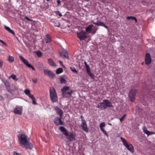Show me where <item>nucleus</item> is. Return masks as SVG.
<instances>
[{"label":"nucleus","instance_id":"f257e3e1","mask_svg":"<svg viewBox=\"0 0 155 155\" xmlns=\"http://www.w3.org/2000/svg\"><path fill=\"white\" fill-rule=\"evenodd\" d=\"M59 129L70 141H73L75 140V136L73 135V133L71 132L68 133L64 127L61 126L59 127Z\"/></svg>","mask_w":155,"mask_h":155},{"label":"nucleus","instance_id":"f03ea898","mask_svg":"<svg viewBox=\"0 0 155 155\" xmlns=\"http://www.w3.org/2000/svg\"><path fill=\"white\" fill-rule=\"evenodd\" d=\"M70 89V87H64L61 89L63 96L64 97H68L71 96L73 92L72 90H71L70 91L68 92Z\"/></svg>","mask_w":155,"mask_h":155},{"label":"nucleus","instance_id":"7ed1b4c3","mask_svg":"<svg viewBox=\"0 0 155 155\" xmlns=\"http://www.w3.org/2000/svg\"><path fill=\"white\" fill-rule=\"evenodd\" d=\"M50 96L52 102H55L58 101V98L56 92L54 88L50 89Z\"/></svg>","mask_w":155,"mask_h":155},{"label":"nucleus","instance_id":"20e7f679","mask_svg":"<svg viewBox=\"0 0 155 155\" xmlns=\"http://www.w3.org/2000/svg\"><path fill=\"white\" fill-rule=\"evenodd\" d=\"M18 138L19 143L22 147H23V145L25 144L28 141L25 134H19Z\"/></svg>","mask_w":155,"mask_h":155},{"label":"nucleus","instance_id":"39448f33","mask_svg":"<svg viewBox=\"0 0 155 155\" xmlns=\"http://www.w3.org/2000/svg\"><path fill=\"white\" fill-rule=\"evenodd\" d=\"M121 140L123 142V144L127 149L128 150L131 152L133 153L134 150V148L132 145L128 143L126 140L122 137H120Z\"/></svg>","mask_w":155,"mask_h":155},{"label":"nucleus","instance_id":"423d86ee","mask_svg":"<svg viewBox=\"0 0 155 155\" xmlns=\"http://www.w3.org/2000/svg\"><path fill=\"white\" fill-rule=\"evenodd\" d=\"M121 140L123 142V144L127 149L128 150L131 152L133 153L134 150V148L132 145L128 143L126 140L122 137H120Z\"/></svg>","mask_w":155,"mask_h":155},{"label":"nucleus","instance_id":"0eeeda50","mask_svg":"<svg viewBox=\"0 0 155 155\" xmlns=\"http://www.w3.org/2000/svg\"><path fill=\"white\" fill-rule=\"evenodd\" d=\"M102 104V110H105L107 107H112V103L108 100L105 99L103 100V101L101 103Z\"/></svg>","mask_w":155,"mask_h":155},{"label":"nucleus","instance_id":"6e6552de","mask_svg":"<svg viewBox=\"0 0 155 155\" xmlns=\"http://www.w3.org/2000/svg\"><path fill=\"white\" fill-rule=\"evenodd\" d=\"M77 35L78 38L80 41L84 40L87 38L86 32L83 30H81L79 32H77Z\"/></svg>","mask_w":155,"mask_h":155},{"label":"nucleus","instance_id":"1a4fd4ad","mask_svg":"<svg viewBox=\"0 0 155 155\" xmlns=\"http://www.w3.org/2000/svg\"><path fill=\"white\" fill-rule=\"evenodd\" d=\"M19 57L21 61L25 64L28 67L31 68L33 71H35V69L34 67L30 64L29 63L28 61L27 60L25 59L22 55H20Z\"/></svg>","mask_w":155,"mask_h":155},{"label":"nucleus","instance_id":"9d476101","mask_svg":"<svg viewBox=\"0 0 155 155\" xmlns=\"http://www.w3.org/2000/svg\"><path fill=\"white\" fill-rule=\"evenodd\" d=\"M137 92L136 90L134 89L131 90L130 91L128 96L131 101L133 102L134 101Z\"/></svg>","mask_w":155,"mask_h":155},{"label":"nucleus","instance_id":"9b49d317","mask_svg":"<svg viewBox=\"0 0 155 155\" xmlns=\"http://www.w3.org/2000/svg\"><path fill=\"white\" fill-rule=\"evenodd\" d=\"M145 63L147 65L150 64L151 62V58L150 53H147L146 54L145 57Z\"/></svg>","mask_w":155,"mask_h":155},{"label":"nucleus","instance_id":"f8f14e48","mask_svg":"<svg viewBox=\"0 0 155 155\" xmlns=\"http://www.w3.org/2000/svg\"><path fill=\"white\" fill-rule=\"evenodd\" d=\"M54 122L56 126H58L59 125H64V123L61 121V118L58 117H56L54 119Z\"/></svg>","mask_w":155,"mask_h":155},{"label":"nucleus","instance_id":"ddd939ff","mask_svg":"<svg viewBox=\"0 0 155 155\" xmlns=\"http://www.w3.org/2000/svg\"><path fill=\"white\" fill-rule=\"evenodd\" d=\"M44 72L45 75H48L50 78H53L55 76V74L53 72L48 69H44Z\"/></svg>","mask_w":155,"mask_h":155},{"label":"nucleus","instance_id":"4468645a","mask_svg":"<svg viewBox=\"0 0 155 155\" xmlns=\"http://www.w3.org/2000/svg\"><path fill=\"white\" fill-rule=\"evenodd\" d=\"M22 107L17 106L14 109V112L16 114L21 115L22 114Z\"/></svg>","mask_w":155,"mask_h":155},{"label":"nucleus","instance_id":"2eb2a0df","mask_svg":"<svg viewBox=\"0 0 155 155\" xmlns=\"http://www.w3.org/2000/svg\"><path fill=\"white\" fill-rule=\"evenodd\" d=\"M83 120L84 122H82L81 124V126L84 131L86 133H88L89 131V130L87 127V125L86 121Z\"/></svg>","mask_w":155,"mask_h":155},{"label":"nucleus","instance_id":"dca6fc26","mask_svg":"<svg viewBox=\"0 0 155 155\" xmlns=\"http://www.w3.org/2000/svg\"><path fill=\"white\" fill-rule=\"evenodd\" d=\"M33 146L32 144L30 143H29L28 141H27V143L23 145V147H25L26 149H31L33 147Z\"/></svg>","mask_w":155,"mask_h":155},{"label":"nucleus","instance_id":"f3484780","mask_svg":"<svg viewBox=\"0 0 155 155\" xmlns=\"http://www.w3.org/2000/svg\"><path fill=\"white\" fill-rule=\"evenodd\" d=\"M55 110L56 111L57 113L59 115L60 117H62L63 114L62 110L57 107H56L55 108Z\"/></svg>","mask_w":155,"mask_h":155},{"label":"nucleus","instance_id":"a211bd4d","mask_svg":"<svg viewBox=\"0 0 155 155\" xmlns=\"http://www.w3.org/2000/svg\"><path fill=\"white\" fill-rule=\"evenodd\" d=\"M45 41H46V43H48L51 42L52 40L51 36L49 34H47L46 35Z\"/></svg>","mask_w":155,"mask_h":155},{"label":"nucleus","instance_id":"6ab92c4d","mask_svg":"<svg viewBox=\"0 0 155 155\" xmlns=\"http://www.w3.org/2000/svg\"><path fill=\"white\" fill-rule=\"evenodd\" d=\"M93 26V25H89L87 28H86V32L89 33H91Z\"/></svg>","mask_w":155,"mask_h":155},{"label":"nucleus","instance_id":"aec40b11","mask_svg":"<svg viewBox=\"0 0 155 155\" xmlns=\"http://www.w3.org/2000/svg\"><path fill=\"white\" fill-rule=\"evenodd\" d=\"M48 64L51 66L54 67L56 66L57 65L52 59L51 58L48 59Z\"/></svg>","mask_w":155,"mask_h":155},{"label":"nucleus","instance_id":"412c9836","mask_svg":"<svg viewBox=\"0 0 155 155\" xmlns=\"http://www.w3.org/2000/svg\"><path fill=\"white\" fill-rule=\"evenodd\" d=\"M61 55L65 58L67 59H68V54L67 51L66 50H63L61 52Z\"/></svg>","mask_w":155,"mask_h":155},{"label":"nucleus","instance_id":"4be33fe9","mask_svg":"<svg viewBox=\"0 0 155 155\" xmlns=\"http://www.w3.org/2000/svg\"><path fill=\"white\" fill-rule=\"evenodd\" d=\"M4 27L9 32L11 33L13 35H15V32L12 30L9 27L6 26V25H4Z\"/></svg>","mask_w":155,"mask_h":155},{"label":"nucleus","instance_id":"5701e85b","mask_svg":"<svg viewBox=\"0 0 155 155\" xmlns=\"http://www.w3.org/2000/svg\"><path fill=\"white\" fill-rule=\"evenodd\" d=\"M92 23L98 26H103V25L104 24V23H103L101 21H99L98 22H93Z\"/></svg>","mask_w":155,"mask_h":155},{"label":"nucleus","instance_id":"b1692460","mask_svg":"<svg viewBox=\"0 0 155 155\" xmlns=\"http://www.w3.org/2000/svg\"><path fill=\"white\" fill-rule=\"evenodd\" d=\"M63 69L62 68H59L56 70V73L57 74H59L63 72Z\"/></svg>","mask_w":155,"mask_h":155},{"label":"nucleus","instance_id":"393cba45","mask_svg":"<svg viewBox=\"0 0 155 155\" xmlns=\"http://www.w3.org/2000/svg\"><path fill=\"white\" fill-rule=\"evenodd\" d=\"M127 20H130V19H132V20H134L136 22H137V19L135 17H133V16H128L127 17Z\"/></svg>","mask_w":155,"mask_h":155},{"label":"nucleus","instance_id":"a878e982","mask_svg":"<svg viewBox=\"0 0 155 155\" xmlns=\"http://www.w3.org/2000/svg\"><path fill=\"white\" fill-rule=\"evenodd\" d=\"M70 69H71V70L74 72V73L75 74H77L78 73V71H77L75 68L74 67H70Z\"/></svg>","mask_w":155,"mask_h":155},{"label":"nucleus","instance_id":"bb28decb","mask_svg":"<svg viewBox=\"0 0 155 155\" xmlns=\"http://www.w3.org/2000/svg\"><path fill=\"white\" fill-rule=\"evenodd\" d=\"M105 124L104 122H102L100 124V127L101 129V130L104 129L103 128V127L105 126Z\"/></svg>","mask_w":155,"mask_h":155},{"label":"nucleus","instance_id":"cd10ccee","mask_svg":"<svg viewBox=\"0 0 155 155\" xmlns=\"http://www.w3.org/2000/svg\"><path fill=\"white\" fill-rule=\"evenodd\" d=\"M143 130L144 133L145 134H147V136H148L149 131L148 130H147V128L145 127H144Z\"/></svg>","mask_w":155,"mask_h":155},{"label":"nucleus","instance_id":"c85d7f7f","mask_svg":"<svg viewBox=\"0 0 155 155\" xmlns=\"http://www.w3.org/2000/svg\"><path fill=\"white\" fill-rule=\"evenodd\" d=\"M143 130L144 133L145 134H147V136H148L149 131L148 130H147V128L145 127H144Z\"/></svg>","mask_w":155,"mask_h":155},{"label":"nucleus","instance_id":"c756f323","mask_svg":"<svg viewBox=\"0 0 155 155\" xmlns=\"http://www.w3.org/2000/svg\"><path fill=\"white\" fill-rule=\"evenodd\" d=\"M143 130L144 133L145 134H147V136H148L149 131L148 130H147V128L145 127H144Z\"/></svg>","mask_w":155,"mask_h":155},{"label":"nucleus","instance_id":"7c9ffc66","mask_svg":"<svg viewBox=\"0 0 155 155\" xmlns=\"http://www.w3.org/2000/svg\"><path fill=\"white\" fill-rule=\"evenodd\" d=\"M24 93L25 94L28 96L30 94V91L28 89H26L24 91Z\"/></svg>","mask_w":155,"mask_h":155},{"label":"nucleus","instance_id":"2f4dec72","mask_svg":"<svg viewBox=\"0 0 155 155\" xmlns=\"http://www.w3.org/2000/svg\"><path fill=\"white\" fill-rule=\"evenodd\" d=\"M54 25L55 26L57 27H59L60 26V24L59 22L57 20H56L55 21H54Z\"/></svg>","mask_w":155,"mask_h":155},{"label":"nucleus","instance_id":"473e14b6","mask_svg":"<svg viewBox=\"0 0 155 155\" xmlns=\"http://www.w3.org/2000/svg\"><path fill=\"white\" fill-rule=\"evenodd\" d=\"M10 78H12L13 80H16V81H17L18 80V78L16 79V76L14 74H12L10 76Z\"/></svg>","mask_w":155,"mask_h":155},{"label":"nucleus","instance_id":"72a5a7b5","mask_svg":"<svg viewBox=\"0 0 155 155\" xmlns=\"http://www.w3.org/2000/svg\"><path fill=\"white\" fill-rule=\"evenodd\" d=\"M87 69H86V71H87V74L91 72V69L90 68L89 66H88L87 67H86Z\"/></svg>","mask_w":155,"mask_h":155},{"label":"nucleus","instance_id":"f704fd0d","mask_svg":"<svg viewBox=\"0 0 155 155\" xmlns=\"http://www.w3.org/2000/svg\"><path fill=\"white\" fill-rule=\"evenodd\" d=\"M94 30H93V31L91 32V33L92 35H94L95 34L97 30V27L95 28V27H94Z\"/></svg>","mask_w":155,"mask_h":155},{"label":"nucleus","instance_id":"c9c22d12","mask_svg":"<svg viewBox=\"0 0 155 155\" xmlns=\"http://www.w3.org/2000/svg\"><path fill=\"white\" fill-rule=\"evenodd\" d=\"M87 74L90 77L91 79H94V78L95 76L93 74H92L91 72L89 73L88 74Z\"/></svg>","mask_w":155,"mask_h":155},{"label":"nucleus","instance_id":"e433bc0d","mask_svg":"<svg viewBox=\"0 0 155 155\" xmlns=\"http://www.w3.org/2000/svg\"><path fill=\"white\" fill-rule=\"evenodd\" d=\"M60 81L61 82L62 84L65 83L66 82V80L63 78H61Z\"/></svg>","mask_w":155,"mask_h":155},{"label":"nucleus","instance_id":"4c0bfd02","mask_svg":"<svg viewBox=\"0 0 155 155\" xmlns=\"http://www.w3.org/2000/svg\"><path fill=\"white\" fill-rule=\"evenodd\" d=\"M8 60L9 61L11 62H12L14 61V59L12 57L9 56L8 58Z\"/></svg>","mask_w":155,"mask_h":155},{"label":"nucleus","instance_id":"58836bf2","mask_svg":"<svg viewBox=\"0 0 155 155\" xmlns=\"http://www.w3.org/2000/svg\"><path fill=\"white\" fill-rule=\"evenodd\" d=\"M126 116L127 115L126 114H124L122 117L120 118V120L121 122H122V121Z\"/></svg>","mask_w":155,"mask_h":155},{"label":"nucleus","instance_id":"ea45409f","mask_svg":"<svg viewBox=\"0 0 155 155\" xmlns=\"http://www.w3.org/2000/svg\"><path fill=\"white\" fill-rule=\"evenodd\" d=\"M55 13L59 16L60 17H61L62 16V14L59 11H56L55 12Z\"/></svg>","mask_w":155,"mask_h":155},{"label":"nucleus","instance_id":"a19ab883","mask_svg":"<svg viewBox=\"0 0 155 155\" xmlns=\"http://www.w3.org/2000/svg\"><path fill=\"white\" fill-rule=\"evenodd\" d=\"M32 103L34 105H37V103L36 102V100L35 99V97L33 99H32Z\"/></svg>","mask_w":155,"mask_h":155},{"label":"nucleus","instance_id":"79ce46f5","mask_svg":"<svg viewBox=\"0 0 155 155\" xmlns=\"http://www.w3.org/2000/svg\"><path fill=\"white\" fill-rule=\"evenodd\" d=\"M101 131L103 132V133L107 137H108V135L107 134V133L106 132L105 130L104 129L101 130Z\"/></svg>","mask_w":155,"mask_h":155},{"label":"nucleus","instance_id":"37998d69","mask_svg":"<svg viewBox=\"0 0 155 155\" xmlns=\"http://www.w3.org/2000/svg\"><path fill=\"white\" fill-rule=\"evenodd\" d=\"M101 103H99L96 106V107L97 108H100L101 109L102 107V104H101Z\"/></svg>","mask_w":155,"mask_h":155},{"label":"nucleus","instance_id":"c03bdc74","mask_svg":"<svg viewBox=\"0 0 155 155\" xmlns=\"http://www.w3.org/2000/svg\"><path fill=\"white\" fill-rule=\"evenodd\" d=\"M0 42L2 43L3 45L5 46H7V44L5 43L3 41L0 39Z\"/></svg>","mask_w":155,"mask_h":155},{"label":"nucleus","instance_id":"a18cd8bd","mask_svg":"<svg viewBox=\"0 0 155 155\" xmlns=\"http://www.w3.org/2000/svg\"><path fill=\"white\" fill-rule=\"evenodd\" d=\"M155 134V133L154 132H153V131H149V132L148 133V136H149V135H152V134Z\"/></svg>","mask_w":155,"mask_h":155},{"label":"nucleus","instance_id":"49530a36","mask_svg":"<svg viewBox=\"0 0 155 155\" xmlns=\"http://www.w3.org/2000/svg\"><path fill=\"white\" fill-rule=\"evenodd\" d=\"M28 96L31 99L35 98L33 94H31L28 95Z\"/></svg>","mask_w":155,"mask_h":155},{"label":"nucleus","instance_id":"de8ad7c7","mask_svg":"<svg viewBox=\"0 0 155 155\" xmlns=\"http://www.w3.org/2000/svg\"><path fill=\"white\" fill-rule=\"evenodd\" d=\"M32 80L35 83H36L38 81L37 78L32 79Z\"/></svg>","mask_w":155,"mask_h":155},{"label":"nucleus","instance_id":"09e8293b","mask_svg":"<svg viewBox=\"0 0 155 155\" xmlns=\"http://www.w3.org/2000/svg\"><path fill=\"white\" fill-rule=\"evenodd\" d=\"M5 85L7 87H9L10 86L9 83L8 82H6L5 83Z\"/></svg>","mask_w":155,"mask_h":155},{"label":"nucleus","instance_id":"8fccbe9b","mask_svg":"<svg viewBox=\"0 0 155 155\" xmlns=\"http://www.w3.org/2000/svg\"><path fill=\"white\" fill-rule=\"evenodd\" d=\"M42 55V53L40 51H39V52L37 53V55L39 57H41Z\"/></svg>","mask_w":155,"mask_h":155},{"label":"nucleus","instance_id":"3c124183","mask_svg":"<svg viewBox=\"0 0 155 155\" xmlns=\"http://www.w3.org/2000/svg\"><path fill=\"white\" fill-rule=\"evenodd\" d=\"M25 19L26 20H28L30 21H32L33 20L30 19L29 18H28V17L25 16Z\"/></svg>","mask_w":155,"mask_h":155},{"label":"nucleus","instance_id":"603ef678","mask_svg":"<svg viewBox=\"0 0 155 155\" xmlns=\"http://www.w3.org/2000/svg\"><path fill=\"white\" fill-rule=\"evenodd\" d=\"M3 61L1 60H0V68H2V66Z\"/></svg>","mask_w":155,"mask_h":155},{"label":"nucleus","instance_id":"864d4df0","mask_svg":"<svg viewBox=\"0 0 155 155\" xmlns=\"http://www.w3.org/2000/svg\"><path fill=\"white\" fill-rule=\"evenodd\" d=\"M57 2L58 4L57 5L58 6H59L60 5L61 1L60 0H58L57 1Z\"/></svg>","mask_w":155,"mask_h":155},{"label":"nucleus","instance_id":"5fc2aeb1","mask_svg":"<svg viewBox=\"0 0 155 155\" xmlns=\"http://www.w3.org/2000/svg\"><path fill=\"white\" fill-rule=\"evenodd\" d=\"M13 155H21V153H16L15 152H14Z\"/></svg>","mask_w":155,"mask_h":155},{"label":"nucleus","instance_id":"6e6d98bb","mask_svg":"<svg viewBox=\"0 0 155 155\" xmlns=\"http://www.w3.org/2000/svg\"><path fill=\"white\" fill-rule=\"evenodd\" d=\"M81 119L82 122H84V121L83 120H84V121H85V120L84 119V118L83 117V116L81 115Z\"/></svg>","mask_w":155,"mask_h":155},{"label":"nucleus","instance_id":"4d7b16f0","mask_svg":"<svg viewBox=\"0 0 155 155\" xmlns=\"http://www.w3.org/2000/svg\"><path fill=\"white\" fill-rule=\"evenodd\" d=\"M4 100V98L3 97L2 95H0V101H3Z\"/></svg>","mask_w":155,"mask_h":155},{"label":"nucleus","instance_id":"13d9d810","mask_svg":"<svg viewBox=\"0 0 155 155\" xmlns=\"http://www.w3.org/2000/svg\"><path fill=\"white\" fill-rule=\"evenodd\" d=\"M102 27H104L105 28H106L107 29H108V27L107 26L105 25L104 24L103 25Z\"/></svg>","mask_w":155,"mask_h":155},{"label":"nucleus","instance_id":"bf43d9fd","mask_svg":"<svg viewBox=\"0 0 155 155\" xmlns=\"http://www.w3.org/2000/svg\"><path fill=\"white\" fill-rule=\"evenodd\" d=\"M84 63L86 67L89 66V65L87 64L86 61H85Z\"/></svg>","mask_w":155,"mask_h":155},{"label":"nucleus","instance_id":"052dcab7","mask_svg":"<svg viewBox=\"0 0 155 155\" xmlns=\"http://www.w3.org/2000/svg\"><path fill=\"white\" fill-rule=\"evenodd\" d=\"M18 89V88L17 87H14V91H15V90H17Z\"/></svg>","mask_w":155,"mask_h":155},{"label":"nucleus","instance_id":"680f3d73","mask_svg":"<svg viewBox=\"0 0 155 155\" xmlns=\"http://www.w3.org/2000/svg\"><path fill=\"white\" fill-rule=\"evenodd\" d=\"M108 125H110V126H111L112 125V124H111V123H108Z\"/></svg>","mask_w":155,"mask_h":155},{"label":"nucleus","instance_id":"e2e57ef3","mask_svg":"<svg viewBox=\"0 0 155 155\" xmlns=\"http://www.w3.org/2000/svg\"><path fill=\"white\" fill-rule=\"evenodd\" d=\"M86 2H88L89 0H85Z\"/></svg>","mask_w":155,"mask_h":155},{"label":"nucleus","instance_id":"0e129e2a","mask_svg":"<svg viewBox=\"0 0 155 155\" xmlns=\"http://www.w3.org/2000/svg\"><path fill=\"white\" fill-rule=\"evenodd\" d=\"M47 1H50V0H46Z\"/></svg>","mask_w":155,"mask_h":155},{"label":"nucleus","instance_id":"69168bd1","mask_svg":"<svg viewBox=\"0 0 155 155\" xmlns=\"http://www.w3.org/2000/svg\"><path fill=\"white\" fill-rule=\"evenodd\" d=\"M142 64H143V63H142Z\"/></svg>","mask_w":155,"mask_h":155},{"label":"nucleus","instance_id":"338daca9","mask_svg":"<svg viewBox=\"0 0 155 155\" xmlns=\"http://www.w3.org/2000/svg\"><path fill=\"white\" fill-rule=\"evenodd\" d=\"M142 64H143V63H142Z\"/></svg>","mask_w":155,"mask_h":155}]
</instances>
